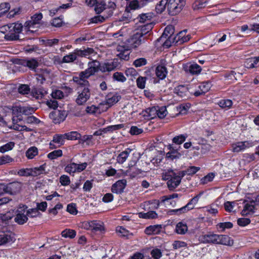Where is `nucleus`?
<instances>
[{
	"label": "nucleus",
	"mask_w": 259,
	"mask_h": 259,
	"mask_svg": "<svg viewBox=\"0 0 259 259\" xmlns=\"http://www.w3.org/2000/svg\"><path fill=\"white\" fill-rule=\"evenodd\" d=\"M42 18V14L41 13H38L31 16V20L26 21L24 26L21 23H17V33H20L22 31L31 32L36 31V28H39L40 26Z\"/></svg>",
	"instance_id": "nucleus-1"
},
{
	"label": "nucleus",
	"mask_w": 259,
	"mask_h": 259,
	"mask_svg": "<svg viewBox=\"0 0 259 259\" xmlns=\"http://www.w3.org/2000/svg\"><path fill=\"white\" fill-rule=\"evenodd\" d=\"M163 179L167 180V185L170 190H173L180 184L183 177L180 175V171H175L173 170H168L165 172Z\"/></svg>",
	"instance_id": "nucleus-2"
},
{
	"label": "nucleus",
	"mask_w": 259,
	"mask_h": 259,
	"mask_svg": "<svg viewBox=\"0 0 259 259\" xmlns=\"http://www.w3.org/2000/svg\"><path fill=\"white\" fill-rule=\"evenodd\" d=\"M186 4V0H167V9L169 14L176 15L180 13Z\"/></svg>",
	"instance_id": "nucleus-3"
},
{
	"label": "nucleus",
	"mask_w": 259,
	"mask_h": 259,
	"mask_svg": "<svg viewBox=\"0 0 259 259\" xmlns=\"http://www.w3.org/2000/svg\"><path fill=\"white\" fill-rule=\"evenodd\" d=\"M91 95L89 88H77V96L75 102L78 105H83L90 99Z\"/></svg>",
	"instance_id": "nucleus-4"
},
{
	"label": "nucleus",
	"mask_w": 259,
	"mask_h": 259,
	"mask_svg": "<svg viewBox=\"0 0 259 259\" xmlns=\"http://www.w3.org/2000/svg\"><path fill=\"white\" fill-rule=\"evenodd\" d=\"M146 38V37H142L141 34L136 32L127 40L128 47L130 49H136L144 42Z\"/></svg>",
	"instance_id": "nucleus-5"
},
{
	"label": "nucleus",
	"mask_w": 259,
	"mask_h": 259,
	"mask_svg": "<svg viewBox=\"0 0 259 259\" xmlns=\"http://www.w3.org/2000/svg\"><path fill=\"white\" fill-rule=\"evenodd\" d=\"M202 194V192L200 193L192 198L185 206L179 209H174L171 211L178 213V214H182L193 209L195 205L198 203Z\"/></svg>",
	"instance_id": "nucleus-6"
},
{
	"label": "nucleus",
	"mask_w": 259,
	"mask_h": 259,
	"mask_svg": "<svg viewBox=\"0 0 259 259\" xmlns=\"http://www.w3.org/2000/svg\"><path fill=\"white\" fill-rule=\"evenodd\" d=\"M67 113L65 110H57L51 112L49 117L53 120L55 123H60L66 118Z\"/></svg>",
	"instance_id": "nucleus-7"
},
{
	"label": "nucleus",
	"mask_w": 259,
	"mask_h": 259,
	"mask_svg": "<svg viewBox=\"0 0 259 259\" xmlns=\"http://www.w3.org/2000/svg\"><path fill=\"white\" fill-rule=\"evenodd\" d=\"M17 64L22 65L28 67L30 70L36 72V68L39 63L36 58H31L30 60H22L17 59Z\"/></svg>",
	"instance_id": "nucleus-8"
},
{
	"label": "nucleus",
	"mask_w": 259,
	"mask_h": 259,
	"mask_svg": "<svg viewBox=\"0 0 259 259\" xmlns=\"http://www.w3.org/2000/svg\"><path fill=\"white\" fill-rule=\"evenodd\" d=\"M253 145V143L249 141L237 142L232 145L233 151L234 152H239Z\"/></svg>",
	"instance_id": "nucleus-9"
},
{
	"label": "nucleus",
	"mask_w": 259,
	"mask_h": 259,
	"mask_svg": "<svg viewBox=\"0 0 259 259\" xmlns=\"http://www.w3.org/2000/svg\"><path fill=\"white\" fill-rule=\"evenodd\" d=\"M126 185V181L125 179L118 180L114 183L111 187V191L113 193L121 194Z\"/></svg>",
	"instance_id": "nucleus-10"
},
{
	"label": "nucleus",
	"mask_w": 259,
	"mask_h": 259,
	"mask_svg": "<svg viewBox=\"0 0 259 259\" xmlns=\"http://www.w3.org/2000/svg\"><path fill=\"white\" fill-rule=\"evenodd\" d=\"M118 66V60H114L111 62H108L103 64L100 66V71L103 72H110L114 70Z\"/></svg>",
	"instance_id": "nucleus-11"
},
{
	"label": "nucleus",
	"mask_w": 259,
	"mask_h": 259,
	"mask_svg": "<svg viewBox=\"0 0 259 259\" xmlns=\"http://www.w3.org/2000/svg\"><path fill=\"white\" fill-rule=\"evenodd\" d=\"M186 29L179 32L174 38V42L176 41V43L182 44L188 41L191 38V36L189 34L186 35Z\"/></svg>",
	"instance_id": "nucleus-12"
},
{
	"label": "nucleus",
	"mask_w": 259,
	"mask_h": 259,
	"mask_svg": "<svg viewBox=\"0 0 259 259\" xmlns=\"http://www.w3.org/2000/svg\"><path fill=\"white\" fill-rule=\"evenodd\" d=\"M108 107H105L103 104H100L98 106L92 105L88 106L86 108V111L90 114H100L102 112L106 111Z\"/></svg>",
	"instance_id": "nucleus-13"
},
{
	"label": "nucleus",
	"mask_w": 259,
	"mask_h": 259,
	"mask_svg": "<svg viewBox=\"0 0 259 259\" xmlns=\"http://www.w3.org/2000/svg\"><path fill=\"white\" fill-rule=\"evenodd\" d=\"M121 99V96L117 93H109L106 97V105H108V109L109 107L112 106L114 104L117 103Z\"/></svg>",
	"instance_id": "nucleus-14"
},
{
	"label": "nucleus",
	"mask_w": 259,
	"mask_h": 259,
	"mask_svg": "<svg viewBox=\"0 0 259 259\" xmlns=\"http://www.w3.org/2000/svg\"><path fill=\"white\" fill-rule=\"evenodd\" d=\"M16 24L15 23L9 24L7 34L5 38L8 40H13L16 38Z\"/></svg>",
	"instance_id": "nucleus-15"
},
{
	"label": "nucleus",
	"mask_w": 259,
	"mask_h": 259,
	"mask_svg": "<svg viewBox=\"0 0 259 259\" xmlns=\"http://www.w3.org/2000/svg\"><path fill=\"white\" fill-rule=\"evenodd\" d=\"M89 229L95 232H102L104 231V226L103 222L99 221H93L88 223Z\"/></svg>",
	"instance_id": "nucleus-16"
},
{
	"label": "nucleus",
	"mask_w": 259,
	"mask_h": 259,
	"mask_svg": "<svg viewBox=\"0 0 259 259\" xmlns=\"http://www.w3.org/2000/svg\"><path fill=\"white\" fill-rule=\"evenodd\" d=\"M15 238V234L9 229L6 233L2 232L0 233V245H2L10 241H12Z\"/></svg>",
	"instance_id": "nucleus-17"
},
{
	"label": "nucleus",
	"mask_w": 259,
	"mask_h": 259,
	"mask_svg": "<svg viewBox=\"0 0 259 259\" xmlns=\"http://www.w3.org/2000/svg\"><path fill=\"white\" fill-rule=\"evenodd\" d=\"M77 57L89 58V56L95 53V51L93 48H83V49H75Z\"/></svg>",
	"instance_id": "nucleus-18"
},
{
	"label": "nucleus",
	"mask_w": 259,
	"mask_h": 259,
	"mask_svg": "<svg viewBox=\"0 0 259 259\" xmlns=\"http://www.w3.org/2000/svg\"><path fill=\"white\" fill-rule=\"evenodd\" d=\"M258 66H259V56L247 58L244 62V66L247 68H253Z\"/></svg>",
	"instance_id": "nucleus-19"
},
{
	"label": "nucleus",
	"mask_w": 259,
	"mask_h": 259,
	"mask_svg": "<svg viewBox=\"0 0 259 259\" xmlns=\"http://www.w3.org/2000/svg\"><path fill=\"white\" fill-rule=\"evenodd\" d=\"M162 229L161 225L150 226L145 229V233L147 235L158 234L161 232Z\"/></svg>",
	"instance_id": "nucleus-20"
},
{
	"label": "nucleus",
	"mask_w": 259,
	"mask_h": 259,
	"mask_svg": "<svg viewBox=\"0 0 259 259\" xmlns=\"http://www.w3.org/2000/svg\"><path fill=\"white\" fill-rule=\"evenodd\" d=\"M218 243L217 244L231 246L233 244V240L228 235H218Z\"/></svg>",
	"instance_id": "nucleus-21"
},
{
	"label": "nucleus",
	"mask_w": 259,
	"mask_h": 259,
	"mask_svg": "<svg viewBox=\"0 0 259 259\" xmlns=\"http://www.w3.org/2000/svg\"><path fill=\"white\" fill-rule=\"evenodd\" d=\"M73 80L79 86L78 88H89L90 83L85 78L81 77L79 74V76H74L73 77Z\"/></svg>",
	"instance_id": "nucleus-22"
},
{
	"label": "nucleus",
	"mask_w": 259,
	"mask_h": 259,
	"mask_svg": "<svg viewBox=\"0 0 259 259\" xmlns=\"http://www.w3.org/2000/svg\"><path fill=\"white\" fill-rule=\"evenodd\" d=\"M155 73L158 78L160 79H163L167 74V69L164 66L158 65L156 68Z\"/></svg>",
	"instance_id": "nucleus-23"
},
{
	"label": "nucleus",
	"mask_w": 259,
	"mask_h": 259,
	"mask_svg": "<svg viewBox=\"0 0 259 259\" xmlns=\"http://www.w3.org/2000/svg\"><path fill=\"white\" fill-rule=\"evenodd\" d=\"M153 27V23H148L142 26L141 28L138 30L137 32L141 34L142 37H145V36L152 29Z\"/></svg>",
	"instance_id": "nucleus-24"
},
{
	"label": "nucleus",
	"mask_w": 259,
	"mask_h": 259,
	"mask_svg": "<svg viewBox=\"0 0 259 259\" xmlns=\"http://www.w3.org/2000/svg\"><path fill=\"white\" fill-rule=\"evenodd\" d=\"M188 92L187 88L184 85H179L174 89V93L181 98L187 97Z\"/></svg>",
	"instance_id": "nucleus-25"
},
{
	"label": "nucleus",
	"mask_w": 259,
	"mask_h": 259,
	"mask_svg": "<svg viewBox=\"0 0 259 259\" xmlns=\"http://www.w3.org/2000/svg\"><path fill=\"white\" fill-rule=\"evenodd\" d=\"M204 242L208 243L218 244V235L214 234H206L203 236Z\"/></svg>",
	"instance_id": "nucleus-26"
},
{
	"label": "nucleus",
	"mask_w": 259,
	"mask_h": 259,
	"mask_svg": "<svg viewBox=\"0 0 259 259\" xmlns=\"http://www.w3.org/2000/svg\"><path fill=\"white\" fill-rule=\"evenodd\" d=\"M35 111L34 108L30 107L21 106L17 105V114L21 113L25 115L32 114Z\"/></svg>",
	"instance_id": "nucleus-27"
},
{
	"label": "nucleus",
	"mask_w": 259,
	"mask_h": 259,
	"mask_svg": "<svg viewBox=\"0 0 259 259\" xmlns=\"http://www.w3.org/2000/svg\"><path fill=\"white\" fill-rule=\"evenodd\" d=\"M100 63L99 61H93L92 62H89L88 63V69L92 73V75L95 74V73L97 72L99 70H100Z\"/></svg>",
	"instance_id": "nucleus-28"
},
{
	"label": "nucleus",
	"mask_w": 259,
	"mask_h": 259,
	"mask_svg": "<svg viewBox=\"0 0 259 259\" xmlns=\"http://www.w3.org/2000/svg\"><path fill=\"white\" fill-rule=\"evenodd\" d=\"M22 208L23 209L22 210H17V212H19L18 213H17V224L20 225L24 224L28 220V218L26 215L20 213L21 212H22V210H24L25 209L27 208V206L26 205H23L22 207H20L19 209H21Z\"/></svg>",
	"instance_id": "nucleus-29"
},
{
	"label": "nucleus",
	"mask_w": 259,
	"mask_h": 259,
	"mask_svg": "<svg viewBox=\"0 0 259 259\" xmlns=\"http://www.w3.org/2000/svg\"><path fill=\"white\" fill-rule=\"evenodd\" d=\"M0 218L1 219L5 222L8 221L9 220L14 218V221L16 222V210L12 209L9 211L7 212L5 214H0Z\"/></svg>",
	"instance_id": "nucleus-30"
},
{
	"label": "nucleus",
	"mask_w": 259,
	"mask_h": 259,
	"mask_svg": "<svg viewBox=\"0 0 259 259\" xmlns=\"http://www.w3.org/2000/svg\"><path fill=\"white\" fill-rule=\"evenodd\" d=\"M157 107L148 108L145 110L144 116L150 119H153L157 116Z\"/></svg>",
	"instance_id": "nucleus-31"
},
{
	"label": "nucleus",
	"mask_w": 259,
	"mask_h": 259,
	"mask_svg": "<svg viewBox=\"0 0 259 259\" xmlns=\"http://www.w3.org/2000/svg\"><path fill=\"white\" fill-rule=\"evenodd\" d=\"M252 203H251V204L247 203L245 205L243 209L241 211V214L242 215H247L248 214H253L254 213V204H252Z\"/></svg>",
	"instance_id": "nucleus-32"
},
{
	"label": "nucleus",
	"mask_w": 259,
	"mask_h": 259,
	"mask_svg": "<svg viewBox=\"0 0 259 259\" xmlns=\"http://www.w3.org/2000/svg\"><path fill=\"white\" fill-rule=\"evenodd\" d=\"M200 167L195 166L189 167L186 170L180 171V175L181 177H184L186 175H192L196 174L199 170Z\"/></svg>",
	"instance_id": "nucleus-33"
},
{
	"label": "nucleus",
	"mask_w": 259,
	"mask_h": 259,
	"mask_svg": "<svg viewBox=\"0 0 259 259\" xmlns=\"http://www.w3.org/2000/svg\"><path fill=\"white\" fill-rule=\"evenodd\" d=\"M77 56L75 50L74 52L69 53L68 55H65L63 58V62L64 63H69L73 62L77 59Z\"/></svg>",
	"instance_id": "nucleus-34"
},
{
	"label": "nucleus",
	"mask_w": 259,
	"mask_h": 259,
	"mask_svg": "<svg viewBox=\"0 0 259 259\" xmlns=\"http://www.w3.org/2000/svg\"><path fill=\"white\" fill-rule=\"evenodd\" d=\"M66 136L64 134H56L53 136V142L58 145V146L63 145L64 144Z\"/></svg>",
	"instance_id": "nucleus-35"
},
{
	"label": "nucleus",
	"mask_w": 259,
	"mask_h": 259,
	"mask_svg": "<svg viewBox=\"0 0 259 259\" xmlns=\"http://www.w3.org/2000/svg\"><path fill=\"white\" fill-rule=\"evenodd\" d=\"M31 176L37 177L41 174H43L45 170V165L43 164L38 167H34V168H31Z\"/></svg>",
	"instance_id": "nucleus-36"
},
{
	"label": "nucleus",
	"mask_w": 259,
	"mask_h": 259,
	"mask_svg": "<svg viewBox=\"0 0 259 259\" xmlns=\"http://www.w3.org/2000/svg\"><path fill=\"white\" fill-rule=\"evenodd\" d=\"M139 217L141 218L145 219H153L157 218V214L155 211H149L146 213H139Z\"/></svg>",
	"instance_id": "nucleus-37"
},
{
	"label": "nucleus",
	"mask_w": 259,
	"mask_h": 259,
	"mask_svg": "<svg viewBox=\"0 0 259 259\" xmlns=\"http://www.w3.org/2000/svg\"><path fill=\"white\" fill-rule=\"evenodd\" d=\"M31 96L32 98L38 100L42 99L44 96V94L39 89L33 88L31 92Z\"/></svg>",
	"instance_id": "nucleus-38"
},
{
	"label": "nucleus",
	"mask_w": 259,
	"mask_h": 259,
	"mask_svg": "<svg viewBox=\"0 0 259 259\" xmlns=\"http://www.w3.org/2000/svg\"><path fill=\"white\" fill-rule=\"evenodd\" d=\"M107 8V5L103 1H97L95 7V11L97 14H100Z\"/></svg>",
	"instance_id": "nucleus-39"
},
{
	"label": "nucleus",
	"mask_w": 259,
	"mask_h": 259,
	"mask_svg": "<svg viewBox=\"0 0 259 259\" xmlns=\"http://www.w3.org/2000/svg\"><path fill=\"white\" fill-rule=\"evenodd\" d=\"M13 183H10L8 186L4 184H0V196L5 193L12 194V186Z\"/></svg>",
	"instance_id": "nucleus-40"
},
{
	"label": "nucleus",
	"mask_w": 259,
	"mask_h": 259,
	"mask_svg": "<svg viewBox=\"0 0 259 259\" xmlns=\"http://www.w3.org/2000/svg\"><path fill=\"white\" fill-rule=\"evenodd\" d=\"M232 104L233 102L232 100L229 99H223L220 101L218 105L222 108L227 110L231 107Z\"/></svg>",
	"instance_id": "nucleus-41"
},
{
	"label": "nucleus",
	"mask_w": 259,
	"mask_h": 259,
	"mask_svg": "<svg viewBox=\"0 0 259 259\" xmlns=\"http://www.w3.org/2000/svg\"><path fill=\"white\" fill-rule=\"evenodd\" d=\"M187 230L188 227L186 224L180 222L176 226V232L178 234H184Z\"/></svg>",
	"instance_id": "nucleus-42"
},
{
	"label": "nucleus",
	"mask_w": 259,
	"mask_h": 259,
	"mask_svg": "<svg viewBox=\"0 0 259 259\" xmlns=\"http://www.w3.org/2000/svg\"><path fill=\"white\" fill-rule=\"evenodd\" d=\"M38 154V149L36 147H31L29 148L26 152V156L28 159H32Z\"/></svg>",
	"instance_id": "nucleus-43"
},
{
	"label": "nucleus",
	"mask_w": 259,
	"mask_h": 259,
	"mask_svg": "<svg viewBox=\"0 0 259 259\" xmlns=\"http://www.w3.org/2000/svg\"><path fill=\"white\" fill-rule=\"evenodd\" d=\"M18 92L21 95H27L30 92V89L27 84H21L17 89Z\"/></svg>",
	"instance_id": "nucleus-44"
},
{
	"label": "nucleus",
	"mask_w": 259,
	"mask_h": 259,
	"mask_svg": "<svg viewBox=\"0 0 259 259\" xmlns=\"http://www.w3.org/2000/svg\"><path fill=\"white\" fill-rule=\"evenodd\" d=\"M175 31L174 27L172 25L167 26L164 30V32L161 36V37L166 38L167 36L169 35V37L174 34Z\"/></svg>",
	"instance_id": "nucleus-45"
},
{
	"label": "nucleus",
	"mask_w": 259,
	"mask_h": 259,
	"mask_svg": "<svg viewBox=\"0 0 259 259\" xmlns=\"http://www.w3.org/2000/svg\"><path fill=\"white\" fill-rule=\"evenodd\" d=\"M142 4V2H141L140 0H133L130 2L128 7L132 10H136L145 6Z\"/></svg>",
	"instance_id": "nucleus-46"
},
{
	"label": "nucleus",
	"mask_w": 259,
	"mask_h": 259,
	"mask_svg": "<svg viewBox=\"0 0 259 259\" xmlns=\"http://www.w3.org/2000/svg\"><path fill=\"white\" fill-rule=\"evenodd\" d=\"M61 235L64 238H73L76 235V232L73 230L65 229L62 232Z\"/></svg>",
	"instance_id": "nucleus-47"
},
{
	"label": "nucleus",
	"mask_w": 259,
	"mask_h": 259,
	"mask_svg": "<svg viewBox=\"0 0 259 259\" xmlns=\"http://www.w3.org/2000/svg\"><path fill=\"white\" fill-rule=\"evenodd\" d=\"M65 136H66V139L67 140H75L79 139L81 136L77 132H71L65 133Z\"/></svg>",
	"instance_id": "nucleus-48"
},
{
	"label": "nucleus",
	"mask_w": 259,
	"mask_h": 259,
	"mask_svg": "<svg viewBox=\"0 0 259 259\" xmlns=\"http://www.w3.org/2000/svg\"><path fill=\"white\" fill-rule=\"evenodd\" d=\"M15 143L13 142H9L0 147V152L5 153L12 150L15 147Z\"/></svg>",
	"instance_id": "nucleus-49"
},
{
	"label": "nucleus",
	"mask_w": 259,
	"mask_h": 259,
	"mask_svg": "<svg viewBox=\"0 0 259 259\" xmlns=\"http://www.w3.org/2000/svg\"><path fill=\"white\" fill-rule=\"evenodd\" d=\"M129 152L127 150H125L120 153L117 157V162L119 163H123L128 157Z\"/></svg>",
	"instance_id": "nucleus-50"
},
{
	"label": "nucleus",
	"mask_w": 259,
	"mask_h": 259,
	"mask_svg": "<svg viewBox=\"0 0 259 259\" xmlns=\"http://www.w3.org/2000/svg\"><path fill=\"white\" fill-rule=\"evenodd\" d=\"M189 72L192 74H198L201 71V67L197 64H193L189 66Z\"/></svg>",
	"instance_id": "nucleus-51"
},
{
	"label": "nucleus",
	"mask_w": 259,
	"mask_h": 259,
	"mask_svg": "<svg viewBox=\"0 0 259 259\" xmlns=\"http://www.w3.org/2000/svg\"><path fill=\"white\" fill-rule=\"evenodd\" d=\"M167 7V0H162L159 4L157 5L155 8L158 13H161Z\"/></svg>",
	"instance_id": "nucleus-52"
},
{
	"label": "nucleus",
	"mask_w": 259,
	"mask_h": 259,
	"mask_svg": "<svg viewBox=\"0 0 259 259\" xmlns=\"http://www.w3.org/2000/svg\"><path fill=\"white\" fill-rule=\"evenodd\" d=\"M187 137V135H180L177 136L175 137L172 139V142L175 144L180 145L182 144L185 140Z\"/></svg>",
	"instance_id": "nucleus-53"
},
{
	"label": "nucleus",
	"mask_w": 259,
	"mask_h": 259,
	"mask_svg": "<svg viewBox=\"0 0 259 259\" xmlns=\"http://www.w3.org/2000/svg\"><path fill=\"white\" fill-rule=\"evenodd\" d=\"M62 155L61 150H54L48 154V157L50 159H54Z\"/></svg>",
	"instance_id": "nucleus-54"
},
{
	"label": "nucleus",
	"mask_w": 259,
	"mask_h": 259,
	"mask_svg": "<svg viewBox=\"0 0 259 259\" xmlns=\"http://www.w3.org/2000/svg\"><path fill=\"white\" fill-rule=\"evenodd\" d=\"M76 166L77 164L73 162L66 165L65 167V170L67 172L69 173L70 174L71 173H74L77 171Z\"/></svg>",
	"instance_id": "nucleus-55"
},
{
	"label": "nucleus",
	"mask_w": 259,
	"mask_h": 259,
	"mask_svg": "<svg viewBox=\"0 0 259 259\" xmlns=\"http://www.w3.org/2000/svg\"><path fill=\"white\" fill-rule=\"evenodd\" d=\"M42 44L47 47H52L54 45H57L59 42V39L54 38L53 39H42Z\"/></svg>",
	"instance_id": "nucleus-56"
},
{
	"label": "nucleus",
	"mask_w": 259,
	"mask_h": 259,
	"mask_svg": "<svg viewBox=\"0 0 259 259\" xmlns=\"http://www.w3.org/2000/svg\"><path fill=\"white\" fill-rule=\"evenodd\" d=\"M157 116L160 118H163L166 116L167 112L165 107H157Z\"/></svg>",
	"instance_id": "nucleus-57"
},
{
	"label": "nucleus",
	"mask_w": 259,
	"mask_h": 259,
	"mask_svg": "<svg viewBox=\"0 0 259 259\" xmlns=\"http://www.w3.org/2000/svg\"><path fill=\"white\" fill-rule=\"evenodd\" d=\"M146 79L147 78L146 77L139 76L136 80L137 87L141 89H144Z\"/></svg>",
	"instance_id": "nucleus-58"
},
{
	"label": "nucleus",
	"mask_w": 259,
	"mask_h": 259,
	"mask_svg": "<svg viewBox=\"0 0 259 259\" xmlns=\"http://www.w3.org/2000/svg\"><path fill=\"white\" fill-rule=\"evenodd\" d=\"M113 78L114 80L120 82H124L126 80L125 77L121 72H116L113 74Z\"/></svg>",
	"instance_id": "nucleus-59"
},
{
	"label": "nucleus",
	"mask_w": 259,
	"mask_h": 259,
	"mask_svg": "<svg viewBox=\"0 0 259 259\" xmlns=\"http://www.w3.org/2000/svg\"><path fill=\"white\" fill-rule=\"evenodd\" d=\"M206 1L205 2H202L200 0H197L193 3L192 7L194 10H199L205 7L206 6Z\"/></svg>",
	"instance_id": "nucleus-60"
},
{
	"label": "nucleus",
	"mask_w": 259,
	"mask_h": 259,
	"mask_svg": "<svg viewBox=\"0 0 259 259\" xmlns=\"http://www.w3.org/2000/svg\"><path fill=\"white\" fill-rule=\"evenodd\" d=\"M147 64V60L144 58H140L136 59L134 62L133 64L136 67H140L145 65Z\"/></svg>",
	"instance_id": "nucleus-61"
},
{
	"label": "nucleus",
	"mask_w": 259,
	"mask_h": 259,
	"mask_svg": "<svg viewBox=\"0 0 259 259\" xmlns=\"http://www.w3.org/2000/svg\"><path fill=\"white\" fill-rule=\"evenodd\" d=\"M31 168H22L20 169L18 172L17 174L22 177H28L31 176Z\"/></svg>",
	"instance_id": "nucleus-62"
},
{
	"label": "nucleus",
	"mask_w": 259,
	"mask_h": 259,
	"mask_svg": "<svg viewBox=\"0 0 259 259\" xmlns=\"http://www.w3.org/2000/svg\"><path fill=\"white\" fill-rule=\"evenodd\" d=\"M219 228L222 229L223 231H224L226 229H231L233 227V225L230 222L220 223L217 225Z\"/></svg>",
	"instance_id": "nucleus-63"
},
{
	"label": "nucleus",
	"mask_w": 259,
	"mask_h": 259,
	"mask_svg": "<svg viewBox=\"0 0 259 259\" xmlns=\"http://www.w3.org/2000/svg\"><path fill=\"white\" fill-rule=\"evenodd\" d=\"M151 255L154 259H159L162 256L160 249L155 248L151 251Z\"/></svg>",
	"instance_id": "nucleus-64"
}]
</instances>
